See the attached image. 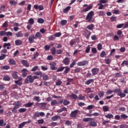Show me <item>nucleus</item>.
I'll use <instances>...</instances> for the list:
<instances>
[{
    "mask_svg": "<svg viewBox=\"0 0 128 128\" xmlns=\"http://www.w3.org/2000/svg\"><path fill=\"white\" fill-rule=\"evenodd\" d=\"M94 16V12H90L87 15L86 20L88 22H92V16Z\"/></svg>",
    "mask_w": 128,
    "mask_h": 128,
    "instance_id": "obj_1",
    "label": "nucleus"
},
{
    "mask_svg": "<svg viewBox=\"0 0 128 128\" xmlns=\"http://www.w3.org/2000/svg\"><path fill=\"white\" fill-rule=\"evenodd\" d=\"M36 39V38L34 35H32L30 36L28 38V40L30 44H32L34 42V40Z\"/></svg>",
    "mask_w": 128,
    "mask_h": 128,
    "instance_id": "obj_2",
    "label": "nucleus"
},
{
    "mask_svg": "<svg viewBox=\"0 0 128 128\" xmlns=\"http://www.w3.org/2000/svg\"><path fill=\"white\" fill-rule=\"evenodd\" d=\"M50 70H56V64L54 62H52V63H50Z\"/></svg>",
    "mask_w": 128,
    "mask_h": 128,
    "instance_id": "obj_3",
    "label": "nucleus"
},
{
    "mask_svg": "<svg viewBox=\"0 0 128 128\" xmlns=\"http://www.w3.org/2000/svg\"><path fill=\"white\" fill-rule=\"evenodd\" d=\"M88 64V62L85 60L81 62H79L78 64V66H86V64Z\"/></svg>",
    "mask_w": 128,
    "mask_h": 128,
    "instance_id": "obj_4",
    "label": "nucleus"
},
{
    "mask_svg": "<svg viewBox=\"0 0 128 128\" xmlns=\"http://www.w3.org/2000/svg\"><path fill=\"white\" fill-rule=\"evenodd\" d=\"M78 110H75L73 112H71V116H72V118H76V114H78Z\"/></svg>",
    "mask_w": 128,
    "mask_h": 128,
    "instance_id": "obj_5",
    "label": "nucleus"
},
{
    "mask_svg": "<svg viewBox=\"0 0 128 128\" xmlns=\"http://www.w3.org/2000/svg\"><path fill=\"white\" fill-rule=\"evenodd\" d=\"M22 64L24 66H26V68H28L30 66L28 65V61L25 60H22Z\"/></svg>",
    "mask_w": 128,
    "mask_h": 128,
    "instance_id": "obj_6",
    "label": "nucleus"
},
{
    "mask_svg": "<svg viewBox=\"0 0 128 128\" xmlns=\"http://www.w3.org/2000/svg\"><path fill=\"white\" fill-rule=\"evenodd\" d=\"M92 74L94 76L96 74H98V68H94L92 70Z\"/></svg>",
    "mask_w": 128,
    "mask_h": 128,
    "instance_id": "obj_7",
    "label": "nucleus"
},
{
    "mask_svg": "<svg viewBox=\"0 0 128 128\" xmlns=\"http://www.w3.org/2000/svg\"><path fill=\"white\" fill-rule=\"evenodd\" d=\"M90 32L88 30H86V31H85L86 38H88L90 37Z\"/></svg>",
    "mask_w": 128,
    "mask_h": 128,
    "instance_id": "obj_8",
    "label": "nucleus"
},
{
    "mask_svg": "<svg viewBox=\"0 0 128 128\" xmlns=\"http://www.w3.org/2000/svg\"><path fill=\"white\" fill-rule=\"evenodd\" d=\"M27 78H28L30 82H31V83L34 82V78L32 77V76L30 75L27 76Z\"/></svg>",
    "mask_w": 128,
    "mask_h": 128,
    "instance_id": "obj_9",
    "label": "nucleus"
},
{
    "mask_svg": "<svg viewBox=\"0 0 128 128\" xmlns=\"http://www.w3.org/2000/svg\"><path fill=\"white\" fill-rule=\"evenodd\" d=\"M17 38H22L24 36V34H22V32H19L16 34Z\"/></svg>",
    "mask_w": 128,
    "mask_h": 128,
    "instance_id": "obj_10",
    "label": "nucleus"
},
{
    "mask_svg": "<svg viewBox=\"0 0 128 128\" xmlns=\"http://www.w3.org/2000/svg\"><path fill=\"white\" fill-rule=\"evenodd\" d=\"M63 62L64 64H70V60H68V58H65V59L63 60Z\"/></svg>",
    "mask_w": 128,
    "mask_h": 128,
    "instance_id": "obj_11",
    "label": "nucleus"
},
{
    "mask_svg": "<svg viewBox=\"0 0 128 128\" xmlns=\"http://www.w3.org/2000/svg\"><path fill=\"white\" fill-rule=\"evenodd\" d=\"M58 118H60V116H54L52 118V120H54V121L58 120Z\"/></svg>",
    "mask_w": 128,
    "mask_h": 128,
    "instance_id": "obj_12",
    "label": "nucleus"
},
{
    "mask_svg": "<svg viewBox=\"0 0 128 128\" xmlns=\"http://www.w3.org/2000/svg\"><path fill=\"white\" fill-rule=\"evenodd\" d=\"M22 42L20 40H16L15 41L16 46H22Z\"/></svg>",
    "mask_w": 128,
    "mask_h": 128,
    "instance_id": "obj_13",
    "label": "nucleus"
},
{
    "mask_svg": "<svg viewBox=\"0 0 128 128\" xmlns=\"http://www.w3.org/2000/svg\"><path fill=\"white\" fill-rule=\"evenodd\" d=\"M28 24H30L32 26V24H34V18H30L28 20Z\"/></svg>",
    "mask_w": 128,
    "mask_h": 128,
    "instance_id": "obj_14",
    "label": "nucleus"
},
{
    "mask_svg": "<svg viewBox=\"0 0 128 128\" xmlns=\"http://www.w3.org/2000/svg\"><path fill=\"white\" fill-rule=\"evenodd\" d=\"M38 116H40V113L38 112H36L32 117V118H34V120H36V118H38Z\"/></svg>",
    "mask_w": 128,
    "mask_h": 128,
    "instance_id": "obj_15",
    "label": "nucleus"
},
{
    "mask_svg": "<svg viewBox=\"0 0 128 128\" xmlns=\"http://www.w3.org/2000/svg\"><path fill=\"white\" fill-rule=\"evenodd\" d=\"M92 118H84L82 119V121L83 122H90L92 120Z\"/></svg>",
    "mask_w": 128,
    "mask_h": 128,
    "instance_id": "obj_16",
    "label": "nucleus"
},
{
    "mask_svg": "<svg viewBox=\"0 0 128 128\" xmlns=\"http://www.w3.org/2000/svg\"><path fill=\"white\" fill-rule=\"evenodd\" d=\"M90 126H96V123L94 121H92L90 122Z\"/></svg>",
    "mask_w": 128,
    "mask_h": 128,
    "instance_id": "obj_17",
    "label": "nucleus"
},
{
    "mask_svg": "<svg viewBox=\"0 0 128 128\" xmlns=\"http://www.w3.org/2000/svg\"><path fill=\"white\" fill-rule=\"evenodd\" d=\"M6 124V123L4 122L2 120H0V126H4Z\"/></svg>",
    "mask_w": 128,
    "mask_h": 128,
    "instance_id": "obj_18",
    "label": "nucleus"
},
{
    "mask_svg": "<svg viewBox=\"0 0 128 128\" xmlns=\"http://www.w3.org/2000/svg\"><path fill=\"white\" fill-rule=\"evenodd\" d=\"M64 110H65V111L67 110L66 107H63L62 109L58 110L57 112H64Z\"/></svg>",
    "mask_w": 128,
    "mask_h": 128,
    "instance_id": "obj_19",
    "label": "nucleus"
},
{
    "mask_svg": "<svg viewBox=\"0 0 128 128\" xmlns=\"http://www.w3.org/2000/svg\"><path fill=\"white\" fill-rule=\"evenodd\" d=\"M58 102H56V100H52L51 101V105L52 106H56V104H58Z\"/></svg>",
    "mask_w": 128,
    "mask_h": 128,
    "instance_id": "obj_20",
    "label": "nucleus"
},
{
    "mask_svg": "<svg viewBox=\"0 0 128 128\" xmlns=\"http://www.w3.org/2000/svg\"><path fill=\"white\" fill-rule=\"evenodd\" d=\"M38 22L39 24H44V20L42 18H39L38 20Z\"/></svg>",
    "mask_w": 128,
    "mask_h": 128,
    "instance_id": "obj_21",
    "label": "nucleus"
},
{
    "mask_svg": "<svg viewBox=\"0 0 128 128\" xmlns=\"http://www.w3.org/2000/svg\"><path fill=\"white\" fill-rule=\"evenodd\" d=\"M18 108H20V107L18 106L15 105L13 110H12V112H16V110H18Z\"/></svg>",
    "mask_w": 128,
    "mask_h": 128,
    "instance_id": "obj_22",
    "label": "nucleus"
},
{
    "mask_svg": "<svg viewBox=\"0 0 128 128\" xmlns=\"http://www.w3.org/2000/svg\"><path fill=\"white\" fill-rule=\"evenodd\" d=\"M118 96H120V98H124V96H126V94L122 92H118Z\"/></svg>",
    "mask_w": 128,
    "mask_h": 128,
    "instance_id": "obj_23",
    "label": "nucleus"
},
{
    "mask_svg": "<svg viewBox=\"0 0 128 128\" xmlns=\"http://www.w3.org/2000/svg\"><path fill=\"white\" fill-rule=\"evenodd\" d=\"M42 78L44 80H48V76L46 74H44L42 76Z\"/></svg>",
    "mask_w": 128,
    "mask_h": 128,
    "instance_id": "obj_24",
    "label": "nucleus"
},
{
    "mask_svg": "<svg viewBox=\"0 0 128 128\" xmlns=\"http://www.w3.org/2000/svg\"><path fill=\"white\" fill-rule=\"evenodd\" d=\"M105 116L107 118H114V115H112V114H108Z\"/></svg>",
    "mask_w": 128,
    "mask_h": 128,
    "instance_id": "obj_25",
    "label": "nucleus"
},
{
    "mask_svg": "<svg viewBox=\"0 0 128 128\" xmlns=\"http://www.w3.org/2000/svg\"><path fill=\"white\" fill-rule=\"evenodd\" d=\"M9 62L10 64H16V62H14V59H10L9 60Z\"/></svg>",
    "mask_w": 128,
    "mask_h": 128,
    "instance_id": "obj_26",
    "label": "nucleus"
},
{
    "mask_svg": "<svg viewBox=\"0 0 128 128\" xmlns=\"http://www.w3.org/2000/svg\"><path fill=\"white\" fill-rule=\"evenodd\" d=\"M70 96H72V98H73V100H77V98H78V96H76L75 94H72Z\"/></svg>",
    "mask_w": 128,
    "mask_h": 128,
    "instance_id": "obj_27",
    "label": "nucleus"
},
{
    "mask_svg": "<svg viewBox=\"0 0 128 128\" xmlns=\"http://www.w3.org/2000/svg\"><path fill=\"white\" fill-rule=\"evenodd\" d=\"M35 38H42V34L40 32H37L36 34Z\"/></svg>",
    "mask_w": 128,
    "mask_h": 128,
    "instance_id": "obj_28",
    "label": "nucleus"
},
{
    "mask_svg": "<svg viewBox=\"0 0 128 128\" xmlns=\"http://www.w3.org/2000/svg\"><path fill=\"white\" fill-rule=\"evenodd\" d=\"M19 112H26V108H22L19 109L18 110Z\"/></svg>",
    "mask_w": 128,
    "mask_h": 128,
    "instance_id": "obj_29",
    "label": "nucleus"
},
{
    "mask_svg": "<svg viewBox=\"0 0 128 128\" xmlns=\"http://www.w3.org/2000/svg\"><path fill=\"white\" fill-rule=\"evenodd\" d=\"M104 92H100L98 93V96H99L100 98H102V96H104Z\"/></svg>",
    "mask_w": 128,
    "mask_h": 128,
    "instance_id": "obj_30",
    "label": "nucleus"
},
{
    "mask_svg": "<svg viewBox=\"0 0 128 128\" xmlns=\"http://www.w3.org/2000/svg\"><path fill=\"white\" fill-rule=\"evenodd\" d=\"M34 102L28 103L25 104V106H26V108H30V106H32Z\"/></svg>",
    "mask_w": 128,
    "mask_h": 128,
    "instance_id": "obj_31",
    "label": "nucleus"
},
{
    "mask_svg": "<svg viewBox=\"0 0 128 128\" xmlns=\"http://www.w3.org/2000/svg\"><path fill=\"white\" fill-rule=\"evenodd\" d=\"M12 76L13 78H15V79L18 78V74H16V72L13 73V74H12Z\"/></svg>",
    "mask_w": 128,
    "mask_h": 128,
    "instance_id": "obj_32",
    "label": "nucleus"
},
{
    "mask_svg": "<svg viewBox=\"0 0 128 128\" xmlns=\"http://www.w3.org/2000/svg\"><path fill=\"white\" fill-rule=\"evenodd\" d=\"M87 28L90 30H92V28H94V24H90L87 26Z\"/></svg>",
    "mask_w": 128,
    "mask_h": 128,
    "instance_id": "obj_33",
    "label": "nucleus"
},
{
    "mask_svg": "<svg viewBox=\"0 0 128 128\" xmlns=\"http://www.w3.org/2000/svg\"><path fill=\"white\" fill-rule=\"evenodd\" d=\"M93 82L94 80H89L86 82V84L88 85L90 84H91V82Z\"/></svg>",
    "mask_w": 128,
    "mask_h": 128,
    "instance_id": "obj_34",
    "label": "nucleus"
},
{
    "mask_svg": "<svg viewBox=\"0 0 128 128\" xmlns=\"http://www.w3.org/2000/svg\"><path fill=\"white\" fill-rule=\"evenodd\" d=\"M51 52H52V54H56V48H52L51 49Z\"/></svg>",
    "mask_w": 128,
    "mask_h": 128,
    "instance_id": "obj_35",
    "label": "nucleus"
},
{
    "mask_svg": "<svg viewBox=\"0 0 128 128\" xmlns=\"http://www.w3.org/2000/svg\"><path fill=\"white\" fill-rule=\"evenodd\" d=\"M64 104V106H68V104H70V101L68 100H64L63 102Z\"/></svg>",
    "mask_w": 128,
    "mask_h": 128,
    "instance_id": "obj_36",
    "label": "nucleus"
},
{
    "mask_svg": "<svg viewBox=\"0 0 128 128\" xmlns=\"http://www.w3.org/2000/svg\"><path fill=\"white\" fill-rule=\"evenodd\" d=\"M60 24H62V26H64L66 24V20H62L60 22Z\"/></svg>",
    "mask_w": 128,
    "mask_h": 128,
    "instance_id": "obj_37",
    "label": "nucleus"
},
{
    "mask_svg": "<svg viewBox=\"0 0 128 128\" xmlns=\"http://www.w3.org/2000/svg\"><path fill=\"white\" fill-rule=\"evenodd\" d=\"M4 80H8V82L10 80V77H8V76H4Z\"/></svg>",
    "mask_w": 128,
    "mask_h": 128,
    "instance_id": "obj_38",
    "label": "nucleus"
},
{
    "mask_svg": "<svg viewBox=\"0 0 128 128\" xmlns=\"http://www.w3.org/2000/svg\"><path fill=\"white\" fill-rule=\"evenodd\" d=\"M38 56V52H36V54H34V56L32 58V60H36V57Z\"/></svg>",
    "mask_w": 128,
    "mask_h": 128,
    "instance_id": "obj_39",
    "label": "nucleus"
},
{
    "mask_svg": "<svg viewBox=\"0 0 128 128\" xmlns=\"http://www.w3.org/2000/svg\"><path fill=\"white\" fill-rule=\"evenodd\" d=\"M70 9V6H68L66 7L64 10V12H68V10Z\"/></svg>",
    "mask_w": 128,
    "mask_h": 128,
    "instance_id": "obj_40",
    "label": "nucleus"
},
{
    "mask_svg": "<svg viewBox=\"0 0 128 128\" xmlns=\"http://www.w3.org/2000/svg\"><path fill=\"white\" fill-rule=\"evenodd\" d=\"M38 104L41 106H44V108H46V102H42V103H40Z\"/></svg>",
    "mask_w": 128,
    "mask_h": 128,
    "instance_id": "obj_41",
    "label": "nucleus"
},
{
    "mask_svg": "<svg viewBox=\"0 0 128 128\" xmlns=\"http://www.w3.org/2000/svg\"><path fill=\"white\" fill-rule=\"evenodd\" d=\"M102 46L101 44H98V50H102Z\"/></svg>",
    "mask_w": 128,
    "mask_h": 128,
    "instance_id": "obj_42",
    "label": "nucleus"
},
{
    "mask_svg": "<svg viewBox=\"0 0 128 128\" xmlns=\"http://www.w3.org/2000/svg\"><path fill=\"white\" fill-rule=\"evenodd\" d=\"M122 118H123L124 120H126V118H128V116L126 115L125 114H123L121 115Z\"/></svg>",
    "mask_w": 128,
    "mask_h": 128,
    "instance_id": "obj_43",
    "label": "nucleus"
},
{
    "mask_svg": "<svg viewBox=\"0 0 128 128\" xmlns=\"http://www.w3.org/2000/svg\"><path fill=\"white\" fill-rule=\"evenodd\" d=\"M18 4V2L16 1H10V4H11V6H14V4Z\"/></svg>",
    "mask_w": 128,
    "mask_h": 128,
    "instance_id": "obj_44",
    "label": "nucleus"
},
{
    "mask_svg": "<svg viewBox=\"0 0 128 128\" xmlns=\"http://www.w3.org/2000/svg\"><path fill=\"white\" fill-rule=\"evenodd\" d=\"M92 8V6H88V8H86V9L83 10L84 12H88V10H90Z\"/></svg>",
    "mask_w": 128,
    "mask_h": 128,
    "instance_id": "obj_45",
    "label": "nucleus"
},
{
    "mask_svg": "<svg viewBox=\"0 0 128 128\" xmlns=\"http://www.w3.org/2000/svg\"><path fill=\"white\" fill-rule=\"evenodd\" d=\"M6 58V54H2V56H0V60H4Z\"/></svg>",
    "mask_w": 128,
    "mask_h": 128,
    "instance_id": "obj_46",
    "label": "nucleus"
},
{
    "mask_svg": "<svg viewBox=\"0 0 128 128\" xmlns=\"http://www.w3.org/2000/svg\"><path fill=\"white\" fill-rule=\"evenodd\" d=\"M90 46L88 45L86 50V53H88L90 52Z\"/></svg>",
    "mask_w": 128,
    "mask_h": 128,
    "instance_id": "obj_47",
    "label": "nucleus"
},
{
    "mask_svg": "<svg viewBox=\"0 0 128 128\" xmlns=\"http://www.w3.org/2000/svg\"><path fill=\"white\" fill-rule=\"evenodd\" d=\"M24 124H26V122H23L19 125L18 128H22L23 126H24Z\"/></svg>",
    "mask_w": 128,
    "mask_h": 128,
    "instance_id": "obj_48",
    "label": "nucleus"
},
{
    "mask_svg": "<svg viewBox=\"0 0 128 128\" xmlns=\"http://www.w3.org/2000/svg\"><path fill=\"white\" fill-rule=\"evenodd\" d=\"M92 52H93V54H96V52H97L96 48H92Z\"/></svg>",
    "mask_w": 128,
    "mask_h": 128,
    "instance_id": "obj_49",
    "label": "nucleus"
},
{
    "mask_svg": "<svg viewBox=\"0 0 128 128\" xmlns=\"http://www.w3.org/2000/svg\"><path fill=\"white\" fill-rule=\"evenodd\" d=\"M6 32H4V31H1L0 32V36H6Z\"/></svg>",
    "mask_w": 128,
    "mask_h": 128,
    "instance_id": "obj_50",
    "label": "nucleus"
},
{
    "mask_svg": "<svg viewBox=\"0 0 128 128\" xmlns=\"http://www.w3.org/2000/svg\"><path fill=\"white\" fill-rule=\"evenodd\" d=\"M103 110L104 112H108V108L106 106H103Z\"/></svg>",
    "mask_w": 128,
    "mask_h": 128,
    "instance_id": "obj_51",
    "label": "nucleus"
},
{
    "mask_svg": "<svg viewBox=\"0 0 128 128\" xmlns=\"http://www.w3.org/2000/svg\"><path fill=\"white\" fill-rule=\"evenodd\" d=\"M56 54H62V50H57Z\"/></svg>",
    "mask_w": 128,
    "mask_h": 128,
    "instance_id": "obj_52",
    "label": "nucleus"
},
{
    "mask_svg": "<svg viewBox=\"0 0 128 128\" xmlns=\"http://www.w3.org/2000/svg\"><path fill=\"white\" fill-rule=\"evenodd\" d=\"M104 56H106V52L104 51H103L100 54V56H101V58H104Z\"/></svg>",
    "mask_w": 128,
    "mask_h": 128,
    "instance_id": "obj_53",
    "label": "nucleus"
},
{
    "mask_svg": "<svg viewBox=\"0 0 128 128\" xmlns=\"http://www.w3.org/2000/svg\"><path fill=\"white\" fill-rule=\"evenodd\" d=\"M60 36H62V33L60 32H57L54 34V36L57 38L60 37Z\"/></svg>",
    "mask_w": 128,
    "mask_h": 128,
    "instance_id": "obj_54",
    "label": "nucleus"
},
{
    "mask_svg": "<svg viewBox=\"0 0 128 128\" xmlns=\"http://www.w3.org/2000/svg\"><path fill=\"white\" fill-rule=\"evenodd\" d=\"M110 20L112 22H114L116 20V16H114L110 18Z\"/></svg>",
    "mask_w": 128,
    "mask_h": 128,
    "instance_id": "obj_55",
    "label": "nucleus"
},
{
    "mask_svg": "<svg viewBox=\"0 0 128 128\" xmlns=\"http://www.w3.org/2000/svg\"><path fill=\"white\" fill-rule=\"evenodd\" d=\"M6 36H12V33L10 32H6Z\"/></svg>",
    "mask_w": 128,
    "mask_h": 128,
    "instance_id": "obj_56",
    "label": "nucleus"
},
{
    "mask_svg": "<svg viewBox=\"0 0 128 128\" xmlns=\"http://www.w3.org/2000/svg\"><path fill=\"white\" fill-rule=\"evenodd\" d=\"M99 2L100 4H106L108 2L106 0H100Z\"/></svg>",
    "mask_w": 128,
    "mask_h": 128,
    "instance_id": "obj_57",
    "label": "nucleus"
},
{
    "mask_svg": "<svg viewBox=\"0 0 128 128\" xmlns=\"http://www.w3.org/2000/svg\"><path fill=\"white\" fill-rule=\"evenodd\" d=\"M10 43H4L3 46L4 48H6V46H10Z\"/></svg>",
    "mask_w": 128,
    "mask_h": 128,
    "instance_id": "obj_58",
    "label": "nucleus"
},
{
    "mask_svg": "<svg viewBox=\"0 0 128 128\" xmlns=\"http://www.w3.org/2000/svg\"><path fill=\"white\" fill-rule=\"evenodd\" d=\"M62 84V81L60 80H58L57 82H56V86H60Z\"/></svg>",
    "mask_w": 128,
    "mask_h": 128,
    "instance_id": "obj_59",
    "label": "nucleus"
},
{
    "mask_svg": "<svg viewBox=\"0 0 128 128\" xmlns=\"http://www.w3.org/2000/svg\"><path fill=\"white\" fill-rule=\"evenodd\" d=\"M47 60H52V56L50 55L48 56Z\"/></svg>",
    "mask_w": 128,
    "mask_h": 128,
    "instance_id": "obj_60",
    "label": "nucleus"
},
{
    "mask_svg": "<svg viewBox=\"0 0 128 128\" xmlns=\"http://www.w3.org/2000/svg\"><path fill=\"white\" fill-rule=\"evenodd\" d=\"M3 70H8L10 69V66H5L2 67Z\"/></svg>",
    "mask_w": 128,
    "mask_h": 128,
    "instance_id": "obj_61",
    "label": "nucleus"
},
{
    "mask_svg": "<svg viewBox=\"0 0 128 128\" xmlns=\"http://www.w3.org/2000/svg\"><path fill=\"white\" fill-rule=\"evenodd\" d=\"M38 66H35L33 68L32 70V72H36V70H38Z\"/></svg>",
    "mask_w": 128,
    "mask_h": 128,
    "instance_id": "obj_62",
    "label": "nucleus"
},
{
    "mask_svg": "<svg viewBox=\"0 0 128 128\" xmlns=\"http://www.w3.org/2000/svg\"><path fill=\"white\" fill-rule=\"evenodd\" d=\"M128 128V126H126V124H121L120 126V128Z\"/></svg>",
    "mask_w": 128,
    "mask_h": 128,
    "instance_id": "obj_63",
    "label": "nucleus"
},
{
    "mask_svg": "<svg viewBox=\"0 0 128 128\" xmlns=\"http://www.w3.org/2000/svg\"><path fill=\"white\" fill-rule=\"evenodd\" d=\"M34 100H36V102H40V97L38 96L34 98Z\"/></svg>",
    "mask_w": 128,
    "mask_h": 128,
    "instance_id": "obj_64",
    "label": "nucleus"
}]
</instances>
